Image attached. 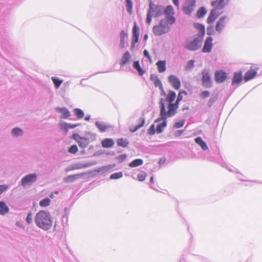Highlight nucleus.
<instances>
[{
    "instance_id": "22",
    "label": "nucleus",
    "mask_w": 262,
    "mask_h": 262,
    "mask_svg": "<svg viewBox=\"0 0 262 262\" xmlns=\"http://www.w3.org/2000/svg\"><path fill=\"white\" fill-rule=\"evenodd\" d=\"M158 70L159 73H163L166 70L165 60H159L156 63Z\"/></svg>"
},
{
    "instance_id": "63",
    "label": "nucleus",
    "mask_w": 262,
    "mask_h": 262,
    "mask_svg": "<svg viewBox=\"0 0 262 262\" xmlns=\"http://www.w3.org/2000/svg\"><path fill=\"white\" fill-rule=\"evenodd\" d=\"M147 37H148V36H147V34L144 36V39H146L147 38Z\"/></svg>"
},
{
    "instance_id": "35",
    "label": "nucleus",
    "mask_w": 262,
    "mask_h": 262,
    "mask_svg": "<svg viewBox=\"0 0 262 262\" xmlns=\"http://www.w3.org/2000/svg\"><path fill=\"white\" fill-rule=\"evenodd\" d=\"M206 12L207 11L206 10L205 8L204 7H201L198 10L196 13V16L198 18L203 17L205 15Z\"/></svg>"
},
{
    "instance_id": "24",
    "label": "nucleus",
    "mask_w": 262,
    "mask_h": 262,
    "mask_svg": "<svg viewBox=\"0 0 262 262\" xmlns=\"http://www.w3.org/2000/svg\"><path fill=\"white\" fill-rule=\"evenodd\" d=\"M9 210V208L7 206L4 202H0V214L4 215L8 212Z\"/></svg>"
},
{
    "instance_id": "59",
    "label": "nucleus",
    "mask_w": 262,
    "mask_h": 262,
    "mask_svg": "<svg viewBox=\"0 0 262 262\" xmlns=\"http://www.w3.org/2000/svg\"><path fill=\"white\" fill-rule=\"evenodd\" d=\"M79 126L78 124H69V128H74L76 127H77Z\"/></svg>"
},
{
    "instance_id": "48",
    "label": "nucleus",
    "mask_w": 262,
    "mask_h": 262,
    "mask_svg": "<svg viewBox=\"0 0 262 262\" xmlns=\"http://www.w3.org/2000/svg\"><path fill=\"white\" fill-rule=\"evenodd\" d=\"M60 126L61 129L65 130L67 133L69 129V124L67 123H61Z\"/></svg>"
},
{
    "instance_id": "18",
    "label": "nucleus",
    "mask_w": 262,
    "mask_h": 262,
    "mask_svg": "<svg viewBox=\"0 0 262 262\" xmlns=\"http://www.w3.org/2000/svg\"><path fill=\"white\" fill-rule=\"evenodd\" d=\"M225 0H216L212 2L211 5L214 7L213 9H216V11L218 9H223L225 6Z\"/></svg>"
},
{
    "instance_id": "40",
    "label": "nucleus",
    "mask_w": 262,
    "mask_h": 262,
    "mask_svg": "<svg viewBox=\"0 0 262 262\" xmlns=\"http://www.w3.org/2000/svg\"><path fill=\"white\" fill-rule=\"evenodd\" d=\"M127 11L131 14L133 9V3L131 0H125Z\"/></svg>"
},
{
    "instance_id": "26",
    "label": "nucleus",
    "mask_w": 262,
    "mask_h": 262,
    "mask_svg": "<svg viewBox=\"0 0 262 262\" xmlns=\"http://www.w3.org/2000/svg\"><path fill=\"white\" fill-rule=\"evenodd\" d=\"M150 79L154 82L156 87L159 86L160 88H162V84L157 76L151 75L150 76Z\"/></svg>"
},
{
    "instance_id": "27",
    "label": "nucleus",
    "mask_w": 262,
    "mask_h": 262,
    "mask_svg": "<svg viewBox=\"0 0 262 262\" xmlns=\"http://www.w3.org/2000/svg\"><path fill=\"white\" fill-rule=\"evenodd\" d=\"M143 163V161L142 159H138L134 160L132 162H131L129 164V166L130 167H135L142 165Z\"/></svg>"
},
{
    "instance_id": "29",
    "label": "nucleus",
    "mask_w": 262,
    "mask_h": 262,
    "mask_svg": "<svg viewBox=\"0 0 262 262\" xmlns=\"http://www.w3.org/2000/svg\"><path fill=\"white\" fill-rule=\"evenodd\" d=\"M117 145L119 146L126 147L128 144V142L126 139L119 138L117 140Z\"/></svg>"
},
{
    "instance_id": "38",
    "label": "nucleus",
    "mask_w": 262,
    "mask_h": 262,
    "mask_svg": "<svg viewBox=\"0 0 262 262\" xmlns=\"http://www.w3.org/2000/svg\"><path fill=\"white\" fill-rule=\"evenodd\" d=\"M127 33L123 30L120 32V43L123 47L125 38L127 37Z\"/></svg>"
},
{
    "instance_id": "56",
    "label": "nucleus",
    "mask_w": 262,
    "mask_h": 262,
    "mask_svg": "<svg viewBox=\"0 0 262 262\" xmlns=\"http://www.w3.org/2000/svg\"><path fill=\"white\" fill-rule=\"evenodd\" d=\"M173 4L177 7V9H179V0H172Z\"/></svg>"
},
{
    "instance_id": "53",
    "label": "nucleus",
    "mask_w": 262,
    "mask_h": 262,
    "mask_svg": "<svg viewBox=\"0 0 262 262\" xmlns=\"http://www.w3.org/2000/svg\"><path fill=\"white\" fill-rule=\"evenodd\" d=\"M73 139L74 140H75L78 143L79 142V141L82 138V137H80L78 134H73Z\"/></svg>"
},
{
    "instance_id": "28",
    "label": "nucleus",
    "mask_w": 262,
    "mask_h": 262,
    "mask_svg": "<svg viewBox=\"0 0 262 262\" xmlns=\"http://www.w3.org/2000/svg\"><path fill=\"white\" fill-rule=\"evenodd\" d=\"M134 68L137 70L140 75H143L145 71L141 68L139 61H136L133 64Z\"/></svg>"
},
{
    "instance_id": "20",
    "label": "nucleus",
    "mask_w": 262,
    "mask_h": 262,
    "mask_svg": "<svg viewBox=\"0 0 262 262\" xmlns=\"http://www.w3.org/2000/svg\"><path fill=\"white\" fill-rule=\"evenodd\" d=\"M56 111L61 113V118L67 119L71 116L70 112L65 107H57Z\"/></svg>"
},
{
    "instance_id": "14",
    "label": "nucleus",
    "mask_w": 262,
    "mask_h": 262,
    "mask_svg": "<svg viewBox=\"0 0 262 262\" xmlns=\"http://www.w3.org/2000/svg\"><path fill=\"white\" fill-rule=\"evenodd\" d=\"M226 16H222L220 18L215 26V30L220 33L226 25Z\"/></svg>"
},
{
    "instance_id": "8",
    "label": "nucleus",
    "mask_w": 262,
    "mask_h": 262,
    "mask_svg": "<svg viewBox=\"0 0 262 262\" xmlns=\"http://www.w3.org/2000/svg\"><path fill=\"white\" fill-rule=\"evenodd\" d=\"M227 77V73L223 70H217L214 73V79L217 83H223Z\"/></svg>"
},
{
    "instance_id": "19",
    "label": "nucleus",
    "mask_w": 262,
    "mask_h": 262,
    "mask_svg": "<svg viewBox=\"0 0 262 262\" xmlns=\"http://www.w3.org/2000/svg\"><path fill=\"white\" fill-rule=\"evenodd\" d=\"M242 81V72L241 71L234 73L232 78V84H238Z\"/></svg>"
},
{
    "instance_id": "58",
    "label": "nucleus",
    "mask_w": 262,
    "mask_h": 262,
    "mask_svg": "<svg viewBox=\"0 0 262 262\" xmlns=\"http://www.w3.org/2000/svg\"><path fill=\"white\" fill-rule=\"evenodd\" d=\"M215 99L214 98H210L208 102V105L210 106L215 101Z\"/></svg>"
},
{
    "instance_id": "17",
    "label": "nucleus",
    "mask_w": 262,
    "mask_h": 262,
    "mask_svg": "<svg viewBox=\"0 0 262 262\" xmlns=\"http://www.w3.org/2000/svg\"><path fill=\"white\" fill-rule=\"evenodd\" d=\"M256 73L257 72L255 69L251 68L246 73L244 78V80L246 82L252 79L255 76Z\"/></svg>"
},
{
    "instance_id": "64",
    "label": "nucleus",
    "mask_w": 262,
    "mask_h": 262,
    "mask_svg": "<svg viewBox=\"0 0 262 262\" xmlns=\"http://www.w3.org/2000/svg\"><path fill=\"white\" fill-rule=\"evenodd\" d=\"M50 197L51 198H53V194L52 193V194H51L50 195Z\"/></svg>"
},
{
    "instance_id": "62",
    "label": "nucleus",
    "mask_w": 262,
    "mask_h": 262,
    "mask_svg": "<svg viewBox=\"0 0 262 262\" xmlns=\"http://www.w3.org/2000/svg\"><path fill=\"white\" fill-rule=\"evenodd\" d=\"M150 182L152 183L154 182V178L152 177L150 178Z\"/></svg>"
},
{
    "instance_id": "12",
    "label": "nucleus",
    "mask_w": 262,
    "mask_h": 262,
    "mask_svg": "<svg viewBox=\"0 0 262 262\" xmlns=\"http://www.w3.org/2000/svg\"><path fill=\"white\" fill-rule=\"evenodd\" d=\"M168 80L175 90H178L180 89L181 87V81L177 76L170 75L168 77Z\"/></svg>"
},
{
    "instance_id": "51",
    "label": "nucleus",
    "mask_w": 262,
    "mask_h": 262,
    "mask_svg": "<svg viewBox=\"0 0 262 262\" xmlns=\"http://www.w3.org/2000/svg\"><path fill=\"white\" fill-rule=\"evenodd\" d=\"M146 174L145 173H139L138 174L137 178L139 181H143L145 180Z\"/></svg>"
},
{
    "instance_id": "23",
    "label": "nucleus",
    "mask_w": 262,
    "mask_h": 262,
    "mask_svg": "<svg viewBox=\"0 0 262 262\" xmlns=\"http://www.w3.org/2000/svg\"><path fill=\"white\" fill-rule=\"evenodd\" d=\"M195 142L199 144L201 148L204 150L208 149V146L206 143L202 140V138L199 137L195 139Z\"/></svg>"
},
{
    "instance_id": "9",
    "label": "nucleus",
    "mask_w": 262,
    "mask_h": 262,
    "mask_svg": "<svg viewBox=\"0 0 262 262\" xmlns=\"http://www.w3.org/2000/svg\"><path fill=\"white\" fill-rule=\"evenodd\" d=\"M196 0H186L183 10L185 14H190L195 6Z\"/></svg>"
},
{
    "instance_id": "37",
    "label": "nucleus",
    "mask_w": 262,
    "mask_h": 262,
    "mask_svg": "<svg viewBox=\"0 0 262 262\" xmlns=\"http://www.w3.org/2000/svg\"><path fill=\"white\" fill-rule=\"evenodd\" d=\"M210 93L209 91L204 90V91H202L200 93L199 96L201 99H206V98L209 97L210 96Z\"/></svg>"
},
{
    "instance_id": "6",
    "label": "nucleus",
    "mask_w": 262,
    "mask_h": 262,
    "mask_svg": "<svg viewBox=\"0 0 262 262\" xmlns=\"http://www.w3.org/2000/svg\"><path fill=\"white\" fill-rule=\"evenodd\" d=\"M201 46V40L198 38L187 40L185 47L190 51L198 50Z\"/></svg>"
},
{
    "instance_id": "15",
    "label": "nucleus",
    "mask_w": 262,
    "mask_h": 262,
    "mask_svg": "<svg viewBox=\"0 0 262 262\" xmlns=\"http://www.w3.org/2000/svg\"><path fill=\"white\" fill-rule=\"evenodd\" d=\"M212 38L211 37H207L205 40L202 51L204 53H208L211 51L212 47Z\"/></svg>"
},
{
    "instance_id": "11",
    "label": "nucleus",
    "mask_w": 262,
    "mask_h": 262,
    "mask_svg": "<svg viewBox=\"0 0 262 262\" xmlns=\"http://www.w3.org/2000/svg\"><path fill=\"white\" fill-rule=\"evenodd\" d=\"M36 174L33 173L28 174L24 178L21 180V185L24 186H26L27 184L32 183L36 181Z\"/></svg>"
},
{
    "instance_id": "57",
    "label": "nucleus",
    "mask_w": 262,
    "mask_h": 262,
    "mask_svg": "<svg viewBox=\"0 0 262 262\" xmlns=\"http://www.w3.org/2000/svg\"><path fill=\"white\" fill-rule=\"evenodd\" d=\"M183 133V130H177L175 132L174 136L176 137H179V136H181Z\"/></svg>"
},
{
    "instance_id": "46",
    "label": "nucleus",
    "mask_w": 262,
    "mask_h": 262,
    "mask_svg": "<svg viewBox=\"0 0 262 262\" xmlns=\"http://www.w3.org/2000/svg\"><path fill=\"white\" fill-rule=\"evenodd\" d=\"M214 33V30L213 27L211 25L208 26L207 28V34L208 35H211L213 34Z\"/></svg>"
},
{
    "instance_id": "41",
    "label": "nucleus",
    "mask_w": 262,
    "mask_h": 262,
    "mask_svg": "<svg viewBox=\"0 0 262 262\" xmlns=\"http://www.w3.org/2000/svg\"><path fill=\"white\" fill-rule=\"evenodd\" d=\"M12 133L14 136H20L23 134V130L19 128H14L12 130Z\"/></svg>"
},
{
    "instance_id": "45",
    "label": "nucleus",
    "mask_w": 262,
    "mask_h": 262,
    "mask_svg": "<svg viewBox=\"0 0 262 262\" xmlns=\"http://www.w3.org/2000/svg\"><path fill=\"white\" fill-rule=\"evenodd\" d=\"M78 151V147L77 145H73L71 146V147L69 149L68 151L71 154H76Z\"/></svg>"
},
{
    "instance_id": "60",
    "label": "nucleus",
    "mask_w": 262,
    "mask_h": 262,
    "mask_svg": "<svg viewBox=\"0 0 262 262\" xmlns=\"http://www.w3.org/2000/svg\"><path fill=\"white\" fill-rule=\"evenodd\" d=\"M161 89H162L161 94H162V95H164V96H167V95L165 94V92H164V90L163 89V88H161Z\"/></svg>"
},
{
    "instance_id": "4",
    "label": "nucleus",
    "mask_w": 262,
    "mask_h": 262,
    "mask_svg": "<svg viewBox=\"0 0 262 262\" xmlns=\"http://www.w3.org/2000/svg\"><path fill=\"white\" fill-rule=\"evenodd\" d=\"M168 22L165 19H161L159 23L153 27L152 32L155 35L160 36L169 32L170 28Z\"/></svg>"
},
{
    "instance_id": "32",
    "label": "nucleus",
    "mask_w": 262,
    "mask_h": 262,
    "mask_svg": "<svg viewBox=\"0 0 262 262\" xmlns=\"http://www.w3.org/2000/svg\"><path fill=\"white\" fill-rule=\"evenodd\" d=\"M194 62L195 61L194 60H189L184 68L185 70L186 71H189L192 69L194 67Z\"/></svg>"
},
{
    "instance_id": "55",
    "label": "nucleus",
    "mask_w": 262,
    "mask_h": 262,
    "mask_svg": "<svg viewBox=\"0 0 262 262\" xmlns=\"http://www.w3.org/2000/svg\"><path fill=\"white\" fill-rule=\"evenodd\" d=\"M8 186L6 185H0V194L7 190Z\"/></svg>"
},
{
    "instance_id": "10",
    "label": "nucleus",
    "mask_w": 262,
    "mask_h": 262,
    "mask_svg": "<svg viewBox=\"0 0 262 262\" xmlns=\"http://www.w3.org/2000/svg\"><path fill=\"white\" fill-rule=\"evenodd\" d=\"M139 38V29L137 27L136 22L134 23V27L133 28V35H132V47H134L135 45L138 42Z\"/></svg>"
},
{
    "instance_id": "5",
    "label": "nucleus",
    "mask_w": 262,
    "mask_h": 262,
    "mask_svg": "<svg viewBox=\"0 0 262 262\" xmlns=\"http://www.w3.org/2000/svg\"><path fill=\"white\" fill-rule=\"evenodd\" d=\"M202 85L205 88H211L213 83L211 78L210 71L208 69H205L201 72Z\"/></svg>"
},
{
    "instance_id": "2",
    "label": "nucleus",
    "mask_w": 262,
    "mask_h": 262,
    "mask_svg": "<svg viewBox=\"0 0 262 262\" xmlns=\"http://www.w3.org/2000/svg\"><path fill=\"white\" fill-rule=\"evenodd\" d=\"M34 221L38 227L45 230L50 229L52 226V221L49 212L44 210H40L36 214Z\"/></svg>"
},
{
    "instance_id": "52",
    "label": "nucleus",
    "mask_w": 262,
    "mask_h": 262,
    "mask_svg": "<svg viewBox=\"0 0 262 262\" xmlns=\"http://www.w3.org/2000/svg\"><path fill=\"white\" fill-rule=\"evenodd\" d=\"M156 131V130H155V125H154V124H152V125L150 126V127H149V129H148V133L149 135H154V134H155Z\"/></svg>"
},
{
    "instance_id": "34",
    "label": "nucleus",
    "mask_w": 262,
    "mask_h": 262,
    "mask_svg": "<svg viewBox=\"0 0 262 262\" xmlns=\"http://www.w3.org/2000/svg\"><path fill=\"white\" fill-rule=\"evenodd\" d=\"M80 177V174L69 176L65 178V181L67 182H71L75 180L78 179Z\"/></svg>"
},
{
    "instance_id": "30",
    "label": "nucleus",
    "mask_w": 262,
    "mask_h": 262,
    "mask_svg": "<svg viewBox=\"0 0 262 262\" xmlns=\"http://www.w3.org/2000/svg\"><path fill=\"white\" fill-rule=\"evenodd\" d=\"M140 123L137 125L135 126L134 128H130V132H135L138 129L142 127L145 123V119L143 118H140L139 119Z\"/></svg>"
},
{
    "instance_id": "61",
    "label": "nucleus",
    "mask_w": 262,
    "mask_h": 262,
    "mask_svg": "<svg viewBox=\"0 0 262 262\" xmlns=\"http://www.w3.org/2000/svg\"><path fill=\"white\" fill-rule=\"evenodd\" d=\"M183 111H185L186 110H188L189 109V107L188 106H186V107H183Z\"/></svg>"
},
{
    "instance_id": "31",
    "label": "nucleus",
    "mask_w": 262,
    "mask_h": 262,
    "mask_svg": "<svg viewBox=\"0 0 262 262\" xmlns=\"http://www.w3.org/2000/svg\"><path fill=\"white\" fill-rule=\"evenodd\" d=\"M89 143V141L87 138L82 137L78 143L80 147L82 148H85L87 147Z\"/></svg>"
},
{
    "instance_id": "7",
    "label": "nucleus",
    "mask_w": 262,
    "mask_h": 262,
    "mask_svg": "<svg viewBox=\"0 0 262 262\" xmlns=\"http://www.w3.org/2000/svg\"><path fill=\"white\" fill-rule=\"evenodd\" d=\"M163 13L165 15L166 20L168 24L171 25L175 23L176 18L174 17V11L172 6H167L164 10L163 9Z\"/></svg>"
},
{
    "instance_id": "47",
    "label": "nucleus",
    "mask_w": 262,
    "mask_h": 262,
    "mask_svg": "<svg viewBox=\"0 0 262 262\" xmlns=\"http://www.w3.org/2000/svg\"><path fill=\"white\" fill-rule=\"evenodd\" d=\"M182 94H184V95H186L187 94V93L185 91H183V90L180 91L178 94L177 100L181 101L183 99Z\"/></svg>"
},
{
    "instance_id": "21",
    "label": "nucleus",
    "mask_w": 262,
    "mask_h": 262,
    "mask_svg": "<svg viewBox=\"0 0 262 262\" xmlns=\"http://www.w3.org/2000/svg\"><path fill=\"white\" fill-rule=\"evenodd\" d=\"M130 58V55L128 51H126L122 56L120 64L121 66L125 65L129 62Z\"/></svg>"
},
{
    "instance_id": "1",
    "label": "nucleus",
    "mask_w": 262,
    "mask_h": 262,
    "mask_svg": "<svg viewBox=\"0 0 262 262\" xmlns=\"http://www.w3.org/2000/svg\"><path fill=\"white\" fill-rule=\"evenodd\" d=\"M176 98V93L171 90L168 92L165 100L160 99V115L163 119L173 116L177 113L180 101L176 100L174 103L173 101Z\"/></svg>"
},
{
    "instance_id": "16",
    "label": "nucleus",
    "mask_w": 262,
    "mask_h": 262,
    "mask_svg": "<svg viewBox=\"0 0 262 262\" xmlns=\"http://www.w3.org/2000/svg\"><path fill=\"white\" fill-rule=\"evenodd\" d=\"M220 14L221 13L217 12L216 9H212L207 19V23L209 24H212Z\"/></svg>"
},
{
    "instance_id": "43",
    "label": "nucleus",
    "mask_w": 262,
    "mask_h": 262,
    "mask_svg": "<svg viewBox=\"0 0 262 262\" xmlns=\"http://www.w3.org/2000/svg\"><path fill=\"white\" fill-rule=\"evenodd\" d=\"M96 125L101 132H104L107 128L106 126L104 124L100 122H97L96 123Z\"/></svg>"
},
{
    "instance_id": "42",
    "label": "nucleus",
    "mask_w": 262,
    "mask_h": 262,
    "mask_svg": "<svg viewBox=\"0 0 262 262\" xmlns=\"http://www.w3.org/2000/svg\"><path fill=\"white\" fill-rule=\"evenodd\" d=\"M122 176H123V174H122V172H116V173L112 174L110 176V179H118L122 178Z\"/></svg>"
},
{
    "instance_id": "3",
    "label": "nucleus",
    "mask_w": 262,
    "mask_h": 262,
    "mask_svg": "<svg viewBox=\"0 0 262 262\" xmlns=\"http://www.w3.org/2000/svg\"><path fill=\"white\" fill-rule=\"evenodd\" d=\"M163 13V7L161 5H155L151 1L149 2V7L147 14L146 22L147 24H150L152 17L160 16Z\"/></svg>"
},
{
    "instance_id": "39",
    "label": "nucleus",
    "mask_w": 262,
    "mask_h": 262,
    "mask_svg": "<svg viewBox=\"0 0 262 262\" xmlns=\"http://www.w3.org/2000/svg\"><path fill=\"white\" fill-rule=\"evenodd\" d=\"M50 200L49 198H46L41 200L39 202V205L41 207H46L50 205Z\"/></svg>"
},
{
    "instance_id": "36",
    "label": "nucleus",
    "mask_w": 262,
    "mask_h": 262,
    "mask_svg": "<svg viewBox=\"0 0 262 262\" xmlns=\"http://www.w3.org/2000/svg\"><path fill=\"white\" fill-rule=\"evenodd\" d=\"M74 113L78 119H81L84 117L83 112L79 108H75Z\"/></svg>"
},
{
    "instance_id": "25",
    "label": "nucleus",
    "mask_w": 262,
    "mask_h": 262,
    "mask_svg": "<svg viewBox=\"0 0 262 262\" xmlns=\"http://www.w3.org/2000/svg\"><path fill=\"white\" fill-rule=\"evenodd\" d=\"M114 144V141L112 139H105L102 141V146L105 148L112 147Z\"/></svg>"
},
{
    "instance_id": "54",
    "label": "nucleus",
    "mask_w": 262,
    "mask_h": 262,
    "mask_svg": "<svg viewBox=\"0 0 262 262\" xmlns=\"http://www.w3.org/2000/svg\"><path fill=\"white\" fill-rule=\"evenodd\" d=\"M143 54H144V55L149 60L150 62H151L152 61V60H151V56H150L148 52L146 50H145L143 52Z\"/></svg>"
},
{
    "instance_id": "13",
    "label": "nucleus",
    "mask_w": 262,
    "mask_h": 262,
    "mask_svg": "<svg viewBox=\"0 0 262 262\" xmlns=\"http://www.w3.org/2000/svg\"><path fill=\"white\" fill-rule=\"evenodd\" d=\"M160 117L158 118L155 121V122H158L162 120L163 121L162 123L158 124V125L157 126L156 132L158 133H162L163 130V128L165 127H166V126L167 125L166 119L167 118H166L165 119H163L160 114Z\"/></svg>"
},
{
    "instance_id": "49",
    "label": "nucleus",
    "mask_w": 262,
    "mask_h": 262,
    "mask_svg": "<svg viewBox=\"0 0 262 262\" xmlns=\"http://www.w3.org/2000/svg\"><path fill=\"white\" fill-rule=\"evenodd\" d=\"M26 220V222L29 224H30L32 223V214L31 212L28 213Z\"/></svg>"
},
{
    "instance_id": "50",
    "label": "nucleus",
    "mask_w": 262,
    "mask_h": 262,
    "mask_svg": "<svg viewBox=\"0 0 262 262\" xmlns=\"http://www.w3.org/2000/svg\"><path fill=\"white\" fill-rule=\"evenodd\" d=\"M195 27L203 34H205V26L204 25L198 24L196 25Z\"/></svg>"
},
{
    "instance_id": "44",
    "label": "nucleus",
    "mask_w": 262,
    "mask_h": 262,
    "mask_svg": "<svg viewBox=\"0 0 262 262\" xmlns=\"http://www.w3.org/2000/svg\"><path fill=\"white\" fill-rule=\"evenodd\" d=\"M185 124V120H181L179 122H176L174 124L173 127L176 128H180L183 126Z\"/></svg>"
},
{
    "instance_id": "33",
    "label": "nucleus",
    "mask_w": 262,
    "mask_h": 262,
    "mask_svg": "<svg viewBox=\"0 0 262 262\" xmlns=\"http://www.w3.org/2000/svg\"><path fill=\"white\" fill-rule=\"evenodd\" d=\"M51 79L56 89H58L63 82L62 80H60L58 78L55 77H52Z\"/></svg>"
}]
</instances>
